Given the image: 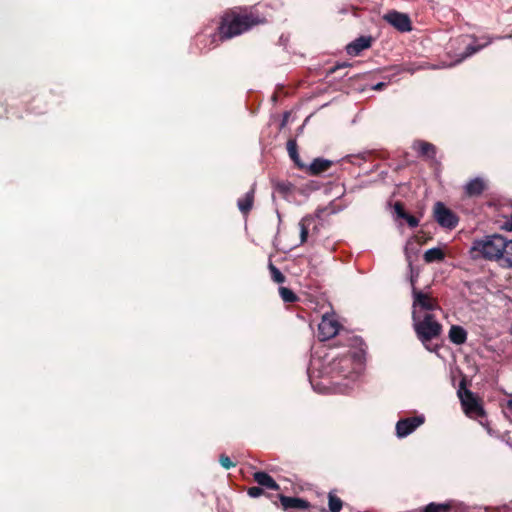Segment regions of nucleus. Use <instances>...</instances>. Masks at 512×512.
I'll use <instances>...</instances> for the list:
<instances>
[{"label":"nucleus","mask_w":512,"mask_h":512,"mask_svg":"<svg viewBox=\"0 0 512 512\" xmlns=\"http://www.w3.org/2000/svg\"><path fill=\"white\" fill-rule=\"evenodd\" d=\"M469 254L473 260L483 259L512 268V239L508 240L500 234L474 239Z\"/></svg>","instance_id":"obj_1"},{"label":"nucleus","mask_w":512,"mask_h":512,"mask_svg":"<svg viewBox=\"0 0 512 512\" xmlns=\"http://www.w3.org/2000/svg\"><path fill=\"white\" fill-rule=\"evenodd\" d=\"M264 21L253 14H231L223 18L219 27L222 39L238 36Z\"/></svg>","instance_id":"obj_2"},{"label":"nucleus","mask_w":512,"mask_h":512,"mask_svg":"<svg viewBox=\"0 0 512 512\" xmlns=\"http://www.w3.org/2000/svg\"><path fill=\"white\" fill-rule=\"evenodd\" d=\"M413 328L418 339L429 351H435L429 342L439 337L442 333V325L436 319L435 314L415 315L412 316Z\"/></svg>","instance_id":"obj_3"},{"label":"nucleus","mask_w":512,"mask_h":512,"mask_svg":"<svg viewBox=\"0 0 512 512\" xmlns=\"http://www.w3.org/2000/svg\"><path fill=\"white\" fill-rule=\"evenodd\" d=\"M412 284V316L434 314L435 311H440L441 308L435 298L428 293L418 290L414 286V279L411 278Z\"/></svg>","instance_id":"obj_4"},{"label":"nucleus","mask_w":512,"mask_h":512,"mask_svg":"<svg viewBox=\"0 0 512 512\" xmlns=\"http://www.w3.org/2000/svg\"><path fill=\"white\" fill-rule=\"evenodd\" d=\"M464 413L470 418L483 417L485 411L476 395L465 388L464 382L460 383L457 391Z\"/></svg>","instance_id":"obj_5"},{"label":"nucleus","mask_w":512,"mask_h":512,"mask_svg":"<svg viewBox=\"0 0 512 512\" xmlns=\"http://www.w3.org/2000/svg\"><path fill=\"white\" fill-rule=\"evenodd\" d=\"M338 365L345 377L355 380L362 368V358L356 353L345 355L339 359Z\"/></svg>","instance_id":"obj_6"},{"label":"nucleus","mask_w":512,"mask_h":512,"mask_svg":"<svg viewBox=\"0 0 512 512\" xmlns=\"http://www.w3.org/2000/svg\"><path fill=\"white\" fill-rule=\"evenodd\" d=\"M436 222L443 228L454 229L458 224V217L442 202H436L433 209Z\"/></svg>","instance_id":"obj_7"},{"label":"nucleus","mask_w":512,"mask_h":512,"mask_svg":"<svg viewBox=\"0 0 512 512\" xmlns=\"http://www.w3.org/2000/svg\"><path fill=\"white\" fill-rule=\"evenodd\" d=\"M425 421L423 415H417L401 419L396 423V435L398 438H404L414 432Z\"/></svg>","instance_id":"obj_8"},{"label":"nucleus","mask_w":512,"mask_h":512,"mask_svg":"<svg viewBox=\"0 0 512 512\" xmlns=\"http://www.w3.org/2000/svg\"><path fill=\"white\" fill-rule=\"evenodd\" d=\"M384 20L401 32H409L412 29L410 18L404 13L388 12L384 15Z\"/></svg>","instance_id":"obj_9"},{"label":"nucleus","mask_w":512,"mask_h":512,"mask_svg":"<svg viewBox=\"0 0 512 512\" xmlns=\"http://www.w3.org/2000/svg\"><path fill=\"white\" fill-rule=\"evenodd\" d=\"M319 337L321 340H328L338 334L339 323L332 317L324 315L318 325Z\"/></svg>","instance_id":"obj_10"},{"label":"nucleus","mask_w":512,"mask_h":512,"mask_svg":"<svg viewBox=\"0 0 512 512\" xmlns=\"http://www.w3.org/2000/svg\"><path fill=\"white\" fill-rule=\"evenodd\" d=\"M371 46V37L361 36L346 46V52L350 56H357L363 50Z\"/></svg>","instance_id":"obj_11"},{"label":"nucleus","mask_w":512,"mask_h":512,"mask_svg":"<svg viewBox=\"0 0 512 512\" xmlns=\"http://www.w3.org/2000/svg\"><path fill=\"white\" fill-rule=\"evenodd\" d=\"M449 340L456 345H462L467 340V331L459 325H452L448 333Z\"/></svg>","instance_id":"obj_12"},{"label":"nucleus","mask_w":512,"mask_h":512,"mask_svg":"<svg viewBox=\"0 0 512 512\" xmlns=\"http://www.w3.org/2000/svg\"><path fill=\"white\" fill-rule=\"evenodd\" d=\"M254 480L262 487H266L271 490L279 489V485L276 481L266 472L259 471L254 473Z\"/></svg>","instance_id":"obj_13"},{"label":"nucleus","mask_w":512,"mask_h":512,"mask_svg":"<svg viewBox=\"0 0 512 512\" xmlns=\"http://www.w3.org/2000/svg\"><path fill=\"white\" fill-rule=\"evenodd\" d=\"M280 502L284 510L305 509L308 507V503L305 500L296 497L281 496Z\"/></svg>","instance_id":"obj_14"},{"label":"nucleus","mask_w":512,"mask_h":512,"mask_svg":"<svg viewBox=\"0 0 512 512\" xmlns=\"http://www.w3.org/2000/svg\"><path fill=\"white\" fill-rule=\"evenodd\" d=\"M484 189H485V183L481 178L471 179L465 185V193L468 196H478L484 191Z\"/></svg>","instance_id":"obj_15"},{"label":"nucleus","mask_w":512,"mask_h":512,"mask_svg":"<svg viewBox=\"0 0 512 512\" xmlns=\"http://www.w3.org/2000/svg\"><path fill=\"white\" fill-rule=\"evenodd\" d=\"M413 149L421 156L428 158H433L435 156V146L425 141L414 142Z\"/></svg>","instance_id":"obj_16"},{"label":"nucleus","mask_w":512,"mask_h":512,"mask_svg":"<svg viewBox=\"0 0 512 512\" xmlns=\"http://www.w3.org/2000/svg\"><path fill=\"white\" fill-rule=\"evenodd\" d=\"M253 201H254V189L252 188L250 191H248L245 194V196L243 198L238 200L237 205H238L239 210L243 214H247L253 206Z\"/></svg>","instance_id":"obj_17"},{"label":"nucleus","mask_w":512,"mask_h":512,"mask_svg":"<svg viewBox=\"0 0 512 512\" xmlns=\"http://www.w3.org/2000/svg\"><path fill=\"white\" fill-rule=\"evenodd\" d=\"M332 165V161L322 158H316L309 166L311 174H320L326 171Z\"/></svg>","instance_id":"obj_18"},{"label":"nucleus","mask_w":512,"mask_h":512,"mask_svg":"<svg viewBox=\"0 0 512 512\" xmlns=\"http://www.w3.org/2000/svg\"><path fill=\"white\" fill-rule=\"evenodd\" d=\"M445 257V254L444 252L440 249V248H437V247H434V248H431V249H428L427 251H425L424 253V260L427 262V263H432V262H436V261H441L443 260Z\"/></svg>","instance_id":"obj_19"},{"label":"nucleus","mask_w":512,"mask_h":512,"mask_svg":"<svg viewBox=\"0 0 512 512\" xmlns=\"http://www.w3.org/2000/svg\"><path fill=\"white\" fill-rule=\"evenodd\" d=\"M328 506L331 512H340L342 509L343 502L333 491L328 494Z\"/></svg>","instance_id":"obj_20"},{"label":"nucleus","mask_w":512,"mask_h":512,"mask_svg":"<svg viewBox=\"0 0 512 512\" xmlns=\"http://www.w3.org/2000/svg\"><path fill=\"white\" fill-rule=\"evenodd\" d=\"M450 509V505L446 503H430L425 506L421 512H448Z\"/></svg>","instance_id":"obj_21"},{"label":"nucleus","mask_w":512,"mask_h":512,"mask_svg":"<svg viewBox=\"0 0 512 512\" xmlns=\"http://www.w3.org/2000/svg\"><path fill=\"white\" fill-rule=\"evenodd\" d=\"M268 268L271 273V278L275 283L281 284L285 282V276L272 262H269Z\"/></svg>","instance_id":"obj_22"},{"label":"nucleus","mask_w":512,"mask_h":512,"mask_svg":"<svg viewBox=\"0 0 512 512\" xmlns=\"http://www.w3.org/2000/svg\"><path fill=\"white\" fill-rule=\"evenodd\" d=\"M279 293H280L282 300L286 303H292L297 300L296 294L291 289H289L287 287H280Z\"/></svg>","instance_id":"obj_23"},{"label":"nucleus","mask_w":512,"mask_h":512,"mask_svg":"<svg viewBox=\"0 0 512 512\" xmlns=\"http://www.w3.org/2000/svg\"><path fill=\"white\" fill-rule=\"evenodd\" d=\"M482 47H483V45L475 46L473 44H468L466 46V51L460 55V57L454 62V64L460 63L465 58H467V57L473 55L474 53H476L477 51H479Z\"/></svg>","instance_id":"obj_24"},{"label":"nucleus","mask_w":512,"mask_h":512,"mask_svg":"<svg viewBox=\"0 0 512 512\" xmlns=\"http://www.w3.org/2000/svg\"><path fill=\"white\" fill-rule=\"evenodd\" d=\"M309 221H310V218L305 217L299 222L301 243H304L307 240L308 233H309V230H308V225H309L308 222Z\"/></svg>","instance_id":"obj_25"},{"label":"nucleus","mask_w":512,"mask_h":512,"mask_svg":"<svg viewBox=\"0 0 512 512\" xmlns=\"http://www.w3.org/2000/svg\"><path fill=\"white\" fill-rule=\"evenodd\" d=\"M287 150H288V153H289V156L291 157V159H293L294 161H297L298 153H297V144H296L295 140H289L287 142Z\"/></svg>","instance_id":"obj_26"},{"label":"nucleus","mask_w":512,"mask_h":512,"mask_svg":"<svg viewBox=\"0 0 512 512\" xmlns=\"http://www.w3.org/2000/svg\"><path fill=\"white\" fill-rule=\"evenodd\" d=\"M402 219H405L407 224L411 228H415V227H417L419 225V220L415 216L410 215L408 213H406L405 216Z\"/></svg>","instance_id":"obj_27"},{"label":"nucleus","mask_w":512,"mask_h":512,"mask_svg":"<svg viewBox=\"0 0 512 512\" xmlns=\"http://www.w3.org/2000/svg\"><path fill=\"white\" fill-rule=\"evenodd\" d=\"M219 462L225 469H230L234 466V463L231 461V459L226 455H221L219 458Z\"/></svg>","instance_id":"obj_28"},{"label":"nucleus","mask_w":512,"mask_h":512,"mask_svg":"<svg viewBox=\"0 0 512 512\" xmlns=\"http://www.w3.org/2000/svg\"><path fill=\"white\" fill-rule=\"evenodd\" d=\"M500 228L505 231H512V214L505 218V220L501 223Z\"/></svg>","instance_id":"obj_29"},{"label":"nucleus","mask_w":512,"mask_h":512,"mask_svg":"<svg viewBox=\"0 0 512 512\" xmlns=\"http://www.w3.org/2000/svg\"><path fill=\"white\" fill-rule=\"evenodd\" d=\"M262 493V488L258 486H253L248 489V495L253 498L259 497Z\"/></svg>","instance_id":"obj_30"},{"label":"nucleus","mask_w":512,"mask_h":512,"mask_svg":"<svg viewBox=\"0 0 512 512\" xmlns=\"http://www.w3.org/2000/svg\"><path fill=\"white\" fill-rule=\"evenodd\" d=\"M394 211L399 218H403L406 214L403 205L400 202H396L394 204Z\"/></svg>","instance_id":"obj_31"},{"label":"nucleus","mask_w":512,"mask_h":512,"mask_svg":"<svg viewBox=\"0 0 512 512\" xmlns=\"http://www.w3.org/2000/svg\"><path fill=\"white\" fill-rule=\"evenodd\" d=\"M348 64L347 63H343V64H338L337 66H335L331 72H334L336 69H339V68H342V67H347Z\"/></svg>","instance_id":"obj_32"},{"label":"nucleus","mask_w":512,"mask_h":512,"mask_svg":"<svg viewBox=\"0 0 512 512\" xmlns=\"http://www.w3.org/2000/svg\"><path fill=\"white\" fill-rule=\"evenodd\" d=\"M384 85L385 84L383 82H380V83L375 85L374 89H376V90L382 89V87H384Z\"/></svg>","instance_id":"obj_33"},{"label":"nucleus","mask_w":512,"mask_h":512,"mask_svg":"<svg viewBox=\"0 0 512 512\" xmlns=\"http://www.w3.org/2000/svg\"><path fill=\"white\" fill-rule=\"evenodd\" d=\"M508 408H509L510 410H512V399H510V400L508 401Z\"/></svg>","instance_id":"obj_34"},{"label":"nucleus","mask_w":512,"mask_h":512,"mask_svg":"<svg viewBox=\"0 0 512 512\" xmlns=\"http://www.w3.org/2000/svg\"><path fill=\"white\" fill-rule=\"evenodd\" d=\"M459 40H460L461 42L465 43V42H466V37H464V36H463V37H461Z\"/></svg>","instance_id":"obj_35"}]
</instances>
